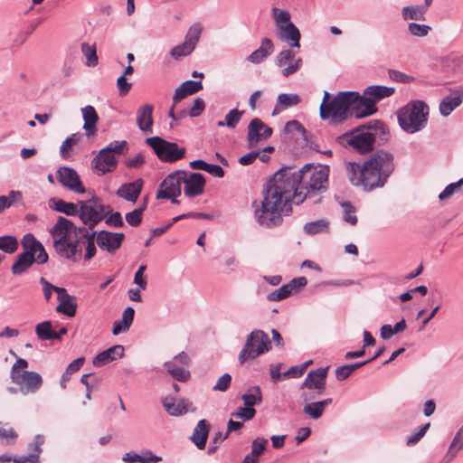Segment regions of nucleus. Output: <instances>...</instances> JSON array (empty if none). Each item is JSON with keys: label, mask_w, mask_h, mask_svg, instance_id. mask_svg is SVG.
<instances>
[{"label": "nucleus", "mask_w": 463, "mask_h": 463, "mask_svg": "<svg viewBox=\"0 0 463 463\" xmlns=\"http://www.w3.org/2000/svg\"><path fill=\"white\" fill-rule=\"evenodd\" d=\"M296 173V166L281 167L267 182L260 205L252 203L254 218L260 226L271 229L281 225L283 215L292 212V203L301 199Z\"/></svg>", "instance_id": "nucleus-1"}, {"label": "nucleus", "mask_w": 463, "mask_h": 463, "mask_svg": "<svg viewBox=\"0 0 463 463\" xmlns=\"http://www.w3.org/2000/svg\"><path fill=\"white\" fill-rule=\"evenodd\" d=\"M394 170V156L383 149L372 153L363 163L353 162L347 166L351 184L365 192L383 187Z\"/></svg>", "instance_id": "nucleus-2"}, {"label": "nucleus", "mask_w": 463, "mask_h": 463, "mask_svg": "<svg viewBox=\"0 0 463 463\" xmlns=\"http://www.w3.org/2000/svg\"><path fill=\"white\" fill-rule=\"evenodd\" d=\"M358 99L357 91H340L327 105H320V118L328 119L331 125L340 124L351 116L356 118L360 110Z\"/></svg>", "instance_id": "nucleus-3"}, {"label": "nucleus", "mask_w": 463, "mask_h": 463, "mask_svg": "<svg viewBox=\"0 0 463 463\" xmlns=\"http://www.w3.org/2000/svg\"><path fill=\"white\" fill-rule=\"evenodd\" d=\"M296 172L301 193V199L296 201V204L298 205L307 199L317 197L326 191L328 166L317 167L314 164H306L300 168L296 167Z\"/></svg>", "instance_id": "nucleus-4"}, {"label": "nucleus", "mask_w": 463, "mask_h": 463, "mask_svg": "<svg viewBox=\"0 0 463 463\" xmlns=\"http://www.w3.org/2000/svg\"><path fill=\"white\" fill-rule=\"evenodd\" d=\"M429 107L422 100H412L397 110V119L402 130L414 134L425 128L428 122Z\"/></svg>", "instance_id": "nucleus-5"}, {"label": "nucleus", "mask_w": 463, "mask_h": 463, "mask_svg": "<svg viewBox=\"0 0 463 463\" xmlns=\"http://www.w3.org/2000/svg\"><path fill=\"white\" fill-rule=\"evenodd\" d=\"M395 92L393 87L383 85H371L364 89L363 94H360L358 104L360 110L356 115V118H363L373 115L378 109L376 103L380 100L392 96Z\"/></svg>", "instance_id": "nucleus-6"}, {"label": "nucleus", "mask_w": 463, "mask_h": 463, "mask_svg": "<svg viewBox=\"0 0 463 463\" xmlns=\"http://www.w3.org/2000/svg\"><path fill=\"white\" fill-rule=\"evenodd\" d=\"M336 141L344 146H349L353 147L359 154L373 151V137L366 124L341 135L337 137Z\"/></svg>", "instance_id": "nucleus-7"}, {"label": "nucleus", "mask_w": 463, "mask_h": 463, "mask_svg": "<svg viewBox=\"0 0 463 463\" xmlns=\"http://www.w3.org/2000/svg\"><path fill=\"white\" fill-rule=\"evenodd\" d=\"M146 143L163 162H176L184 158L186 152L184 147H179L176 143L167 141L160 137H147Z\"/></svg>", "instance_id": "nucleus-8"}, {"label": "nucleus", "mask_w": 463, "mask_h": 463, "mask_svg": "<svg viewBox=\"0 0 463 463\" xmlns=\"http://www.w3.org/2000/svg\"><path fill=\"white\" fill-rule=\"evenodd\" d=\"M271 343L269 336L260 330L251 332L247 338L244 347L240 352L239 362L243 364L248 360H253L269 350Z\"/></svg>", "instance_id": "nucleus-9"}, {"label": "nucleus", "mask_w": 463, "mask_h": 463, "mask_svg": "<svg viewBox=\"0 0 463 463\" xmlns=\"http://www.w3.org/2000/svg\"><path fill=\"white\" fill-rule=\"evenodd\" d=\"M78 216L90 229H93L104 219L103 203L99 197L94 195L90 199L78 201Z\"/></svg>", "instance_id": "nucleus-10"}, {"label": "nucleus", "mask_w": 463, "mask_h": 463, "mask_svg": "<svg viewBox=\"0 0 463 463\" xmlns=\"http://www.w3.org/2000/svg\"><path fill=\"white\" fill-rule=\"evenodd\" d=\"M187 172L184 170H176L169 174L161 183L156 193L157 199H170L171 203L175 204L179 201L176 199L181 193V184L186 176Z\"/></svg>", "instance_id": "nucleus-11"}, {"label": "nucleus", "mask_w": 463, "mask_h": 463, "mask_svg": "<svg viewBox=\"0 0 463 463\" xmlns=\"http://www.w3.org/2000/svg\"><path fill=\"white\" fill-rule=\"evenodd\" d=\"M53 248L56 253L63 259L78 261L82 253V248L79 239H72V237L58 238L53 241Z\"/></svg>", "instance_id": "nucleus-12"}, {"label": "nucleus", "mask_w": 463, "mask_h": 463, "mask_svg": "<svg viewBox=\"0 0 463 463\" xmlns=\"http://www.w3.org/2000/svg\"><path fill=\"white\" fill-rule=\"evenodd\" d=\"M21 244L24 250L22 254H26L28 257H34L37 264H44L48 261L49 256L43 245L34 237L32 233L24 235Z\"/></svg>", "instance_id": "nucleus-13"}, {"label": "nucleus", "mask_w": 463, "mask_h": 463, "mask_svg": "<svg viewBox=\"0 0 463 463\" xmlns=\"http://www.w3.org/2000/svg\"><path fill=\"white\" fill-rule=\"evenodd\" d=\"M296 52L293 48L284 49L275 58V64L278 67H283L288 63L287 67H285L281 73L284 77L288 78L290 75L296 73L303 65L302 58H295Z\"/></svg>", "instance_id": "nucleus-14"}, {"label": "nucleus", "mask_w": 463, "mask_h": 463, "mask_svg": "<svg viewBox=\"0 0 463 463\" xmlns=\"http://www.w3.org/2000/svg\"><path fill=\"white\" fill-rule=\"evenodd\" d=\"M327 371V366L310 371L307 374L305 381L301 383L300 389L315 390L316 392H310L321 395L326 390Z\"/></svg>", "instance_id": "nucleus-15"}, {"label": "nucleus", "mask_w": 463, "mask_h": 463, "mask_svg": "<svg viewBox=\"0 0 463 463\" xmlns=\"http://www.w3.org/2000/svg\"><path fill=\"white\" fill-rule=\"evenodd\" d=\"M57 180L65 188L77 193L84 194L86 189L78 173L71 167L61 166L57 172Z\"/></svg>", "instance_id": "nucleus-16"}, {"label": "nucleus", "mask_w": 463, "mask_h": 463, "mask_svg": "<svg viewBox=\"0 0 463 463\" xmlns=\"http://www.w3.org/2000/svg\"><path fill=\"white\" fill-rule=\"evenodd\" d=\"M307 284V279L305 277L295 278L288 283L281 286L279 288L270 292L267 298L269 301H279L285 299L289 296L298 293L301 288H305Z\"/></svg>", "instance_id": "nucleus-17"}, {"label": "nucleus", "mask_w": 463, "mask_h": 463, "mask_svg": "<svg viewBox=\"0 0 463 463\" xmlns=\"http://www.w3.org/2000/svg\"><path fill=\"white\" fill-rule=\"evenodd\" d=\"M272 133V128L264 124L260 118L251 119L248 126L247 141L249 146H254L261 139H268Z\"/></svg>", "instance_id": "nucleus-18"}, {"label": "nucleus", "mask_w": 463, "mask_h": 463, "mask_svg": "<svg viewBox=\"0 0 463 463\" xmlns=\"http://www.w3.org/2000/svg\"><path fill=\"white\" fill-rule=\"evenodd\" d=\"M12 382L19 385L23 392H36L43 384V378L36 372L23 371L21 375H14Z\"/></svg>", "instance_id": "nucleus-19"}, {"label": "nucleus", "mask_w": 463, "mask_h": 463, "mask_svg": "<svg viewBox=\"0 0 463 463\" xmlns=\"http://www.w3.org/2000/svg\"><path fill=\"white\" fill-rule=\"evenodd\" d=\"M117 165L118 161L114 154H111L106 148H102L91 161V165L97 170L99 176L114 171Z\"/></svg>", "instance_id": "nucleus-20"}, {"label": "nucleus", "mask_w": 463, "mask_h": 463, "mask_svg": "<svg viewBox=\"0 0 463 463\" xmlns=\"http://www.w3.org/2000/svg\"><path fill=\"white\" fill-rule=\"evenodd\" d=\"M125 235L122 232H111L108 231H100L98 233L97 244L101 250L113 253L122 244Z\"/></svg>", "instance_id": "nucleus-21"}, {"label": "nucleus", "mask_w": 463, "mask_h": 463, "mask_svg": "<svg viewBox=\"0 0 463 463\" xmlns=\"http://www.w3.org/2000/svg\"><path fill=\"white\" fill-rule=\"evenodd\" d=\"M183 183L184 184V195L189 198L200 195L204 191L205 178L201 173H191L189 176L187 174Z\"/></svg>", "instance_id": "nucleus-22"}, {"label": "nucleus", "mask_w": 463, "mask_h": 463, "mask_svg": "<svg viewBox=\"0 0 463 463\" xmlns=\"http://www.w3.org/2000/svg\"><path fill=\"white\" fill-rule=\"evenodd\" d=\"M143 187V180L137 179L134 182L125 183L119 186L116 194L130 203H135L138 199Z\"/></svg>", "instance_id": "nucleus-23"}, {"label": "nucleus", "mask_w": 463, "mask_h": 463, "mask_svg": "<svg viewBox=\"0 0 463 463\" xmlns=\"http://www.w3.org/2000/svg\"><path fill=\"white\" fill-rule=\"evenodd\" d=\"M125 348L121 345H116L98 354L92 361L95 367L104 366L118 358L123 357Z\"/></svg>", "instance_id": "nucleus-24"}, {"label": "nucleus", "mask_w": 463, "mask_h": 463, "mask_svg": "<svg viewBox=\"0 0 463 463\" xmlns=\"http://www.w3.org/2000/svg\"><path fill=\"white\" fill-rule=\"evenodd\" d=\"M153 105L145 104L139 107L137 111V124L139 129L145 134L153 132Z\"/></svg>", "instance_id": "nucleus-25"}, {"label": "nucleus", "mask_w": 463, "mask_h": 463, "mask_svg": "<svg viewBox=\"0 0 463 463\" xmlns=\"http://www.w3.org/2000/svg\"><path fill=\"white\" fill-rule=\"evenodd\" d=\"M278 37L282 42L288 43L291 48H300L301 34L293 23L278 29Z\"/></svg>", "instance_id": "nucleus-26"}, {"label": "nucleus", "mask_w": 463, "mask_h": 463, "mask_svg": "<svg viewBox=\"0 0 463 463\" xmlns=\"http://www.w3.org/2000/svg\"><path fill=\"white\" fill-rule=\"evenodd\" d=\"M203 83L201 80H189L184 81L175 90L173 95L174 106H176L183 99L189 95L197 93L203 90Z\"/></svg>", "instance_id": "nucleus-27"}, {"label": "nucleus", "mask_w": 463, "mask_h": 463, "mask_svg": "<svg viewBox=\"0 0 463 463\" xmlns=\"http://www.w3.org/2000/svg\"><path fill=\"white\" fill-rule=\"evenodd\" d=\"M82 117L84 120L83 129L85 130L88 137H93L97 133V123L99 119L95 108L91 105H87L81 109Z\"/></svg>", "instance_id": "nucleus-28"}, {"label": "nucleus", "mask_w": 463, "mask_h": 463, "mask_svg": "<svg viewBox=\"0 0 463 463\" xmlns=\"http://www.w3.org/2000/svg\"><path fill=\"white\" fill-rule=\"evenodd\" d=\"M36 334L41 340H57L61 336L67 333L65 327H61L59 331H55L50 320H43L42 323L36 326Z\"/></svg>", "instance_id": "nucleus-29"}, {"label": "nucleus", "mask_w": 463, "mask_h": 463, "mask_svg": "<svg viewBox=\"0 0 463 463\" xmlns=\"http://www.w3.org/2000/svg\"><path fill=\"white\" fill-rule=\"evenodd\" d=\"M317 396L318 395L308 392H303L301 394V399L306 402L303 408L304 413L315 420L319 419L324 413L322 403H319V402H309L310 401L315 400Z\"/></svg>", "instance_id": "nucleus-30"}, {"label": "nucleus", "mask_w": 463, "mask_h": 463, "mask_svg": "<svg viewBox=\"0 0 463 463\" xmlns=\"http://www.w3.org/2000/svg\"><path fill=\"white\" fill-rule=\"evenodd\" d=\"M163 404H164V407H165L166 412L169 415L175 416V417L184 415V414L187 413L189 411H194L193 403L185 399L175 400L172 402H168L167 400H165L163 402Z\"/></svg>", "instance_id": "nucleus-31"}, {"label": "nucleus", "mask_w": 463, "mask_h": 463, "mask_svg": "<svg viewBox=\"0 0 463 463\" xmlns=\"http://www.w3.org/2000/svg\"><path fill=\"white\" fill-rule=\"evenodd\" d=\"M366 125L373 137V143L377 140L378 145L381 146L389 140L390 131L383 121L374 119L366 123Z\"/></svg>", "instance_id": "nucleus-32"}, {"label": "nucleus", "mask_w": 463, "mask_h": 463, "mask_svg": "<svg viewBox=\"0 0 463 463\" xmlns=\"http://www.w3.org/2000/svg\"><path fill=\"white\" fill-rule=\"evenodd\" d=\"M274 52V44L269 38H263L260 46L251 52L247 60L254 64L262 62L268 56Z\"/></svg>", "instance_id": "nucleus-33"}, {"label": "nucleus", "mask_w": 463, "mask_h": 463, "mask_svg": "<svg viewBox=\"0 0 463 463\" xmlns=\"http://www.w3.org/2000/svg\"><path fill=\"white\" fill-rule=\"evenodd\" d=\"M72 228H75V224L69 219L59 216L56 223L50 230V233L53 238V241L58 238L71 237Z\"/></svg>", "instance_id": "nucleus-34"}, {"label": "nucleus", "mask_w": 463, "mask_h": 463, "mask_svg": "<svg viewBox=\"0 0 463 463\" xmlns=\"http://www.w3.org/2000/svg\"><path fill=\"white\" fill-rule=\"evenodd\" d=\"M49 207L58 213H62L67 216H78L79 204L74 203L65 202L62 199L52 197L48 201Z\"/></svg>", "instance_id": "nucleus-35"}, {"label": "nucleus", "mask_w": 463, "mask_h": 463, "mask_svg": "<svg viewBox=\"0 0 463 463\" xmlns=\"http://www.w3.org/2000/svg\"><path fill=\"white\" fill-rule=\"evenodd\" d=\"M209 430L210 424L206 420H201L198 421L194 430L191 439L199 449H203L205 448Z\"/></svg>", "instance_id": "nucleus-36"}, {"label": "nucleus", "mask_w": 463, "mask_h": 463, "mask_svg": "<svg viewBox=\"0 0 463 463\" xmlns=\"http://www.w3.org/2000/svg\"><path fill=\"white\" fill-rule=\"evenodd\" d=\"M58 300L59 305L57 307V311L70 317L75 316L77 310L75 297L69 295L65 290V293L61 294L58 298Z\"/></svg>", "instance_id": "nucleus-37"}, {"label": "nucleus", "mask_w": 463, "mask_h": 463, "mask_svg": "<svg viewBox=\"0 0 463 463\" xmlns=\"http://www.w3.org/2000/svg\"><path fill=\"white\" fill-rule=\"evenodd\" d=\"M34 262H36L34 257H27L26 254L19 253L11 267V271L14 275H21L24 273Z\"/></svg>", "instance_id": "nucleus-38"}, {"label": "nucleus", "mask_w": 463, "mask_h": 463, "mask_svg": "<svg viewBox=\"0 0 463 463\" xmlns=\"http://www.w3.org/2000/svg\"><path fill=\"white\" fill-rule=\"evenodd\" d=\"M462 102V96L458 95L455 97L446 96L439 103V112L443 117H448L451 112L458 107Z\"/></svg>", "instance_id": "nucleus-39"}, {"label": "nucleus", "mask_w": 463, "mask_h": 463, "mask_svg": "<svg viewBox=\"0 0 463 463\" xmlns=\"http://www.w3.org/2000/svg\"><path fill=\"white\" fill-rule=\"evenodd\" d=\"M303 231L307 235H316L329 232V222L326 219H319L305 223Z\"/></svg>", "instance_id": "nucleus-40"}, {"label": "nucleus", "mask_w": 463, "mask_h": 463, "mask_svg": "<svg viewBox=\"0 0 463 463\" xmlns=\"http://www.w3.org/2000/svg\"><path fill=\"white\" fill-rule=\"evenodd\" d=\"M244 405L249 408H253L255 405L261 403L262 393L261 389L259 385L251 387L246 393L241 397Z\"/></svg>", "instance_id": "nucleus-41"}, {"label": "nucleus", "mask_w": 463, "mask_h": 463, "mask_svg": "<svg viewBox=\"0 0 463 463\" xmlns=\"http://www.w3.org/2000/svg\"><path fill=\"white\" fill-rule=\"evenodd\" d=\"M426 6L411 5L402 8V14L404 20H425Z\"/></svg>", "instance_id": "nucleus-42"}, {"label": "nucleus", "mask_w": 463, "mask_h": 463, "mask_svg": "<svg viewBox=\"0 0 463 463\" xmlns=\"http://www.w3.org/2000/svg\"><path fill=\"white\" fill-rule=\"evenodd\" d=\"M165 367L171 376L179 382H186L190 378V372L183 367L177 366L175 362H165Z\"/></svg>", "instance_id": "nucleus-43"}, {"label": "nucleus", "mask_w": 463, "mask_h": 463, "mask_svg": "<svg viewBox=\"0 0 463 463\" xmlns=\"http://www.w3.org/2000/svg\"><path fill=\"white\" fill-rule=\"evenodd\" d=\"M406 327V320H399L393 326L388 324L383 325L381 327L380 335L383 339H390L395 334L402 332Z\"/></svg>", "instance_id": "nucleus-44"}, {"label": "nucleus", "mask_w": 463, "mask_h": 463, "mask_svg": "<svg viewBox=\"0 0 463 463\" xmlns=\"http://www.w3.org/2000/svg\"><path fill=\"white\" fill-rule=\"evenodd\" d=\"M244 111H240L237 109H231L227 115L225 116L224 121H218V127H228L230 128H234L240 122Z\"/></svg>", "instance_id": "nucleus-45"}, {"label": "nucleus", "mask_w": 463, "mask_h": 463, "mask_svg": "<svg viewBox=\"0 0 463 463\" xmlns=\"http://www.w3.org/2000/svg\"><path fill=\"white\" fill-rule=\"evenodd\" d=\"M340 205L343 208V220L353 226L356 225L358 219L355 207L349 201H344Z\"/></svg>", "instance_id": "nucleus-46"}, {"label": "nucleus", "mask_w": 463, "mask_h": 463, "mask_svg": "<svg viewBox=\"0 0 463 463\" xmlns=\"http://www.w3.org/2000/svg\"><path fill=\"white\" fill-rule=\"evenodd\" d=\"M203 27L200 24H194L187 31L184 41L195 49L197 43L200 40Z\"/></svg>", "instance_id": "nucleus-47"}, {"label": "nucleus", "mask_w": 463, "mask_h": 463, "mask_svg": "<svg viewBox=\"0 0 463 463\" xmlns=\"http://www.w3.org/2000/svg\"><path fill=\"white\" fill-rule=\"evenodd\" d=\"M461 449H463V426L459 429L457 435L453 439L446 457L451 460Z\"/></svg>", "instance_id": "nucleus-48"}, {"label": "nucleus", "mask_w": 463, "mask_h": 463, "mask_svg": "<svg viewBox=\"0 0 463 463\" xmlns=\"http://www.w3.org/2000/svg\"><path fill=\"white\" fill-rule=\"evenodd\" d=\"M18 248V241L14 236L5 235L0 237V250L6 253H14Z\"/></svg>", "instance_id": "nucleus-49"}, {"label": "nucleus", "mask_w": 463, "mask_h": 463, "mask_svg": "<svg viewBox=\"0 0 463 463\" xmlns=\"http://www.w3.org/2000/svg\"><path fill=\"white\" fill-rule=\"evenodd\" d=\"M284 132L287 135L293 134L294 132L298 133V135L304 139L307 140V130L304 126L298 120L293 119L288 121L284 127Z\"/></svg>", "instance_id": "nucleus-50"}, {"label": "nucleus", "mask_w": 463, "mask_h": 463, "mask_svg": "<svg viewBox=\"0 0 463 463\" xmlns=\"http://www.w3.org/2000/svg\"><path fill=\"white\" fill-rule=\"evenodd\" d=\"M82 53L87 58L86 64L88 66H96L98 64V56L96 52V46L95 45H90L87 43H81L80 46Z\"/></svg>", "instance_id": "nucleus-51"}, {"label": "nucleus", "mask_w": 463, "mask_h": 463, "mask_svg": "<svg viewBox=\"0 0 463 463\" xmlns=\"http://www.w3.org/2000/svg\"><path fill=\"white\" fill-rule=\"evenodd\" d=\"M39 281H40L41 285L43 286V292L44 298L46 299V301H50V299L52 298V291H55L58 294V298L61 294L65 293V288L53 286L48 280H46L43 277L40 278Z\"/></svg>", "instance_id": "nucleus-52"}, {"label": "nucleus", "mask_w": 463, "mask_h": 463, "mask_svg": "<svg viewBox=\"0 0 463 463\" xmlns=\"http://www.w3.org/2000/svg\"><path fill=\"white\" fill-rule=\"evenodd\" d=\"M272 16L275 20L278 29H279L281 26H285V24L292 23L290 20V14L288 11L280 10L277 7L272 8Z\"/></svg>", "instance_id": "nucleus-53"}, {"label": "nucleus", "mask_w": 463, "mask_h": 463, "mask_svg": "<svg viewBox=\"0 0 463 463\" xmlns=\"http://www.w3.org/2000/svg\"><path fill=\"white\" fill-rule=\"evenodd\" d=\"M300 102V98L298 94L281 93L278 97V105L282 109H288L296 106Z\"/></svg>", "instance_id": "nucleus-54"}, {"label": "nucleus", "mask_w": 463, "mask_h": 463, "mask_svg": "<svg viewBox=\"0 0 463 463\" xmlns=\"http://www.w3.org/2000/svg\"><path fill=\"white\" fill-rule=\"evenodd\" d=\"M194 50V48H193V46H191L184 41L183 43L178 44V45L175 46L174 48H172L170 51V55L174 59L179 60L182 57L191 54Z\"/></svg>", "instance_id": "nucleus-55"}, {"label": "nucleus", "mask_w": 463, "mask_h": 463, "mask_svg": "<svg viewBox=\"0 0 463 463\" xmlns=\"http://www.w3.org/2000/svg\"><path fill=\"white\" fill-rule=\"evenodd\" d=\"M143 213L144 206H139L132 212L128 213L125 216L127 222L133 227L138 226L142 222Z\"/></svg>", "instance_id": "nucleus-56"}, {"label": "nucleus", "mask_w": 463, "mask_h": 463, "mask_svg": "<svg viewBox=\"0 0 463 463\" xmlns=\"http://www.w3.org/2000/svg\"><path fill=\"white\" fill-rule=\"evenodd\" d=\"M388 76L392 80L400 83H411L415 81V78L413 76L392 69L388 70Z\"/></svg>", "instance_id": "nucleus-57"}, {"label": "nucleus", "mask_w": 463, "mask_h": 463, "mask_svg": "<svg viewBox=\"0 0 463 463\" xmlns=\"http://www.w3.org/2000/svg\"><path fill=\"white\" fill-rule=\"evenodd\" d=\"M17 197H22V194L19 191H11L7 196H0V213L5 210L12 206Z\"/></svg>", "instance_id": "nucleus-58"}, {"label": "nucleus", "mask_w": 463, "mask_h": 463, "mask_svg": "<svg viewBox=\"0 0 463 463\" xmlns=\"http://www.w3.org/2000/svg\"><path fill=\"white\" fill-rule=\"evenodd\" d=\"M256 410L249 407H239L235 412H232V417L240 418L244 421L250 420L255 417Z\"/></svg>", "instance_id": "nucleus-59"}, {"label": "nucleus", "mask_w": 463, "mask_h": 463, "mask_svg": "<svg viewBox=\"0 0 463 463\" xmlns=\"http://www.w3.org/2000/svg\"><path fill=\"white\" fill-rule=\"evenodd\" d=\"M80 140V134L75 133L71 137H67L61 144L60 147V153L62 157H66L68 155V151L76 145Z\"/></svg>", "instance_id": "nucleus-60"}, {"label": "nucleus", "mask_w": 463, "mask_h": 463, "mask_svg": "<svg viewBox=\"0 0 463 463\" xmlns=\"http://www.w3.org/2000/svg\"><path fill=\"white\" fill-rule=\"evenodd\" d=\"M408 30L411 34L418 37H424L428 35L430 31V27L426 24H420L417 23H410L408 25Z\"/></svg>", "instance_id": "nucleus-61"}, {"label": "nucleus", "mask_w": 463, "mask_h": 463, "mask_svg": "<svg viewBox=\"0 0 463 463\" xmlns=\"http://www.w3.org/2000/svg\"><path fill=\"white\" fill-rule=\"evenodd\" d=\"M463 185V178H460L456 183H451L445 187V189L439 194V199L443 201L449 198L452 194H454L459 187Z\"/></svg>", "instance_id": "nucleus-62"}, {"label": "nucleus", "mask_w": 463, "mask_h": 463, "mask_svg": "<svg viewBox=\"0 0 463 463\" xmlns=\"http://www.w3.org/2000/svg\"><path fill=\"white\" fill-rule=\"evenodd\" d=\"M0 438L6 440V444H14L17 439V433L13 428L5 429L0 422Z\"/></svg>", "instance_id": "nucleus-63"}, {"label": "nucleus", "mask_w": 463, "mask_h": 463, "mask_svg": "<svg viewBox=\"0 0 463 463\" xmlns=\"http://www.w3.org/2000/svg\"><path fill=\"white\" fill-rule=\"evenodd\" d=\"M133 320H115L112 334L118 335L129 330Z\"/></svg>", "instance_id": "nucleus-64"}]
</instances>
